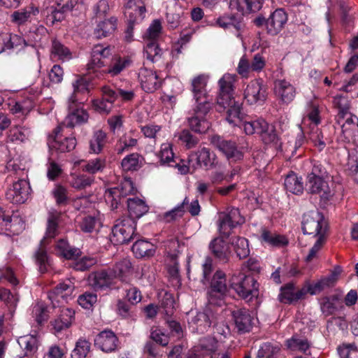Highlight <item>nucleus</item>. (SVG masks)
<instances>
[{"mask_svg": "<svg viewBox=\"0 0 358 358\" xmlns=\"http://www.w3.org/2000/svg\"><path fill=\"white\" fill-rule=\"evenodd\" d=\"M116 24L117 19L114 17L101 20L94 29V36L96 38H102L108 36L115 30Z\"/></svg>", "mask_w": 358, "mask_h": 358, "instance_id": "f704fd0d", "label": "nucleus"}, {"mask_svg": "<svg viewBox=\"0 0 358 358\" xmlns=\"http://www.w3.org/2000/svg\"><path fill=\"white\" fill-rule=\"evenodd\" d=\"M280 350L278 345L271 343H264L257 352L258 358H271L276 355Z\"/></svg>", "mask_w": 358, "mask_h": 358, "instance_id": "774afa93", "label": "nucleus"}, {"mask_svg": "<svg viewBox=\"0 0 358 358\" xmlns=\"http://www.w3.org/2000/svg\"><path fill=\"white\" fill-rule=\"evenodd\" d=\"M127 207L130 214L129 217L134 219L141 217L148 210V206L145 201L136 197L127 199Z\"/></svg>", "mask_w": 358, "mask_h": 358, "instance_id": "4c0bfd02", "label": "nucleus"}, {"mask_svg": "<svg viewBox=\"0 0 358 358\" xmlns=\"http://www.w3.org/2000/svg\"><path fill=\"white\" fill-rule=\"evenodd\" d=\"M235 75L226 73L219 80L220 92L217 98V105L223 106L231 101L233 85Z\"/></svg>", "mask_w": 358, "mask_h": 358, "instance_id": "6ab92c4d", "label": "nucleus"}, {"mask_svg": "<svg viewBox=\"0 0 358 358\" xmlns=\"http://www.w3.org/2000/svg\"><path fill=\"white\" fill-rule=\"evenodd\" d=\"M135 192L132 181L129 178H124L121 183L113 188L107 189L104 193V199L110 203L112 209L117 208L121 197H124Z\"/></svg>", "mask_w": 358, "mask_h": 358, "instance_id": "f8f14e48", "label": "nucleus"}, {"mask_svg": "<svg viewBox=\"0 0 358 358\" xmlns=\"http://www.w3.org/2000/svg\"><path fill=\"white\" fill-rule=\"evenodd\" d=\"M64 127V125L57 127L54 131V136H50L48 140L50 148L60 152H70L76 148L77 144L75 136H64L62 135Z\"/></svg>", "mask_w": 358, "mask_h": 358, "instance_id": "ddd939ff", "label": "nucleus"}, {"mask_svg": "<svg viewBox=\"0 0 358 358\" xmlns=\"http://www.w3.org/2000/svg\"><path fill=\"white\" fill-rule=\"evenodd\" d=\"M56 254L66 259L76 260L81 252L78 248L71 246L64 239H60L55 245Z\"/></svg>", "mask_w": 358, "mask_h": 358, "instance_id": "72a5a7b5", "label": "nucleus"}, {"mask_svg": "<svg viewBox=\"0 0 358 358\" xmlns=\"http://www.w3.org/2000/svg\"><path fill=\"white\" fill-rule=\"evenodd\" d=\"M74 283L71 280H66L65 281L59 283L55 288L54 291L50 295V299L56 301L59 303L60 301H68L71 299L72 293L74 290ZM54 307L56 306L54 301H52Z\"/></svg>", "mask_w": 358, "mask_h": 358, "instance_id": "7c9ffc66", "label": "nucleus"}, {"mask_svg": "<svg viewBox=\"0 0 358 358\" xmlns=\"http://www.w3.org/2000/svg\"><path fill=\"white\" fill-rule=\"evenodd\" d=\"M263 0H233L231 4L242 13L256 12L262 6Z\"/></svg>", "mask_w": 358, "mask_h": 358, "instance_id": "c03bdc74", "label": "nucleus"}, {"mask_svg": "<svg viewBox=\"0 0 358 358\" xmlns=\"http://www.w3.org/2000/svg\"><path fill=\"white\" fill-rule=\"evenodd\" d=\"M157 157L162 166L177 168L181 174H186L189 171V168L186 163L175 155L173 145L171 143L166 142L161 145Z\"/></svg>", "mask_w": 358, "mask_h": 358, "instance_id": "423d86ee", "label": "nucleus"}, {"mask_svg": "<svg viewBox=\"0 0 358 358\" xmlns=\"http://www.w3.org/2000/svg\"><path fill=\"white\" fill-rule=\"evenodd\" d=\"M287 15L282 8L275 10L266 19V29L267 33L275 36L281 31L287 22Z\"/></svg>", "mask_w": 358, "mask_h": 358, "instance_id": "412c9836", "label": "nucleus"}, {"mask_svg": "<svg viewBox=\"0 0 358 358\" xmlns=\"http://www.w3.org/2000/svg\"><path fill=\"white\" fill-rule=\"evenodd\" d=\"M189 203V199L187 197H185L180 205L174 208L173 209L171 210L170 211H168L164 213V219L166 222H172L174 220H178V218L181 217L183 215V213L185 212V206H187Z\"/></svg>", "mask_w": 358, "mask_h": 358, "instance_id": "e2e57ef3", "label": "nucleus"}, {"mask_svg": "<svg viewBox=\"0 0 358 358\" xmlns=\"http://www.w3.org/2000/svg\"><path fill=\"white\" fill-rule=\"evenodd\" d=\"M162 33V21L159 19H155L150 23L143 38L145 41H157Z\"/></svg>", "mask_w": 358, "mask_h": 358, "instance_id": "49530a36", "label": "nucleus"}, {"mask_svg": "<svg viewBox=\"0 0 358 358\" xmlns=\"http://www.w3.org/2000/svg\"><path fill=\"white\" fill-rule=\"evenodd\" d=\"M106 166V161L101 158H95L91 159L82 166L83 171L87 172L90 174H95L98 172H101Z\"/></svg>", "mask_w": 358, "mask_h": 358, "instance_id": "bf43d9fd", "label": "nucleus"}, {"mask_svg": "<svg viewBox=\"0 0 358 358\" xmlns=\"http://www.w3.org/2000/svg\"><path fill=\"white\" fill-rule=\"evenodd\" d=\"M230 287L241 298L250 301L258 296L259 284L250 275L234 274L230 279Z\"/></svg>", "mask_w": 358, "mask_h": 358, "instance_id": "f03ea898", "label": "nucleus"}, {"mask_svg": "<svg viewBox=\"0 0 358 358\" xmlns=\"http://www.w3.org/2000/svg\"><path fill=\"white\" fill-rule=\"evenodd\" d=\"M113 280L110 270H103L91 273L88 277V283L95 290H101L109 287Z\"/></svg>", "mask_w": 358, "mask_h": 358, "instance_id": "c85d7f7f", "label": "nucleus"}, {"mask_svg": "<svg viewBox=\"0 0 358 358\" xmlns=\"http://www.w3.org/2000/svg\"><path fill=\"white\" fill-rule=\"evenodd\" d=\"M304 134L308 135V139L314 145L317 146L320 150H322L326 143L322 140L323 136L319 128L316 125H310L303 128Z\"/></svg>", "mask_w": 358, "mask_h": 358, "instance_id": "37998d69", "label": "nucleus"}, {"mask_svg": "<svg viewBox=\"0 0 358 358\" xmlns=\"http://www.w3.org/2000/svg\"><path fill=\"white\" fill-rule=\"evenodd\" d=\"M29 135V130L24 127H14L9 130L8 138L11 141H24Z\"/></svg>", "mask_w": 358, "mask_h": 358, "instance_id": "338daca9", "label": "nucleus"}, {"mask_svg": "<svg viewBox=\"0 0 358 358\" xmlns=\"http://www.w3.org/2000/svg\"><path fill=\"white\" fill-rule=\"evenodd\" d=\"M207 83L208 78L199 75L192 79L191 85L195 103L193 114L188 117V123L192 131L199 134L206 133L210 127L206 116L212 108L213 99L207 93Z\"/></svg>", "mask_w": 358, "mask_h": 358, "instance_id": "f257e3e1", "label": "nucleus"}, {"mask_svg": "<svg viewBox=\"0 0 358 358\" xmlns=\"http://www.w3.org/2000/svg\"><path fill=\"white\" fill-rule=\"evenodd\" d=\"M130 64V60L127 57H116L113 59L110 67L106 71V73L115 76L120 73L125 68Z\"/></svg>", "mask_w": 358, "mask_h": 358, "instance_id": "4d7b16f0", "label": "nucleus"}, {"mask_svg": "<svg viewBox=\"0 0 358 358\" xmlns=\"http://www.w3.org/2000/svg\"><path fill=\"white\" fill-rule=\"evenodd\" d=\"M280 298L284 303H292L303 299L304 296L303 294H301V289L295 291L294 285L288 284L281 289Z\"/></svg>", "mask_w": 358, "mask_h": 358, "instance_id": "de8ad7c7", "label": "nucleus"}, {"mask_svg": "<svg viewBox=\"0 0 358 358\" xmlns=\"http://www.w3.org/2000/svg\"><path fill=\"white\" fill-rule=\"evenodd\" d=\"M155 246L149 241L138 240L132 246V251L138 258L150 257L155 252Z\"/></svg>", "mask_w": 358, "mask_h": 358, "instance_id": "e433bc0d", "label": "nucleus"}, {"mask_svg": "<svg viewBox=\"0 0 358 358\" xmlns=\"http://www.w3.org/2000/svg\"><path fill=\"white\" fill-rule=\"evenodd\" d=\"M111 55L109 47L102 45H95L92 51L91 59L87 65L89 73H96L102 66L106 65V60Z\"/></svg>", "mask_w": 358, "mask_h": 358, "instance_id": "f3484780", "label": "nucleus"}, {"mask_svg": "<svg viewBox=\"0 0 358 358\" xmlns=\"http://www.w3.org/2000/svg\"><path fill=\"white\" fill-rule=\"evenodd\" d=\"M144 52L146 58L152 62H157L162 55V50L159 48L157 41H145Z\"/></svg>", "mask_w": 358, "mask_h": 358, "instance_id": "8fccbe9b", "label": "nucleus"}, {"mask_svg": "<svg viewBox=\"0 0 358 358\" xmlns=\"http://www.w3.org/2000/svg\"><path fill=\"white\" fill-rule=\"evenodd\" d=\"M261 237L265 243L271 246L280 247L287 244V240L285 236L267 230H263Z\"/></svg>", "mask_w": 358, "mask_h": 358, "instance_id": "3c124183", "label": "nucleus"}, {"mask_svg": "<svg viewBox=\"0 0 358 358\" xmlns=\"http://www.w3.org/2000/svg\"><path fill=\"white\" fill-rule=\"evenodd\" d=\"M227 292L225 273L222 271H216L213 276L208 292V303L214 306H222Z\"/></svg>", "mask_w": 358, "mask_h": 358, "instance_id": "7ed1b4c3", "label": "nucleus"}, {"mask_svg": "<svg viewBox=\"0 0 358 358\" xmlns=\"http://www.w3.org/2000/svg\"><path fill=\"white\" fill-rule=\"evenodd\" d=\"M178 138L187 149L194 148L199 143V139L195 136L192 135L191 132L187 129H184L174 135Z\"/></svg>", "mask_w": 358, "mask_h": 358, "instance_id": "680f3d73", "label": "nucleus"}, {"mask_svg": "<svg viewBox=\"0 0 358 358\" xmlns=\"http://www.w3.org/2000/svg\"><path fill=\"white\" fill-rule=\"evenodd\" d=\"M94 180V178L84 174L72 175L70 183L73 188L80 190L90 187Z\"/></svg>", "mask_w": 358, "mask_h": 358, "instance_id": "13d9d810", "label": "nucleus"}, {"mask_svg": "<svg viewBox=\"0 0 358 358\" xmlns=\"http://www.w3.org/2000/svg\"><path fill=\"white\" fill-rule=\"evenodd\" d=\"M31 193L29 183L26 180H19L13 182L6 192V199L13 203H24Z\"/></svg>", "mask_w": 358, "mask_h": 358, "instance_id": "2eb2a0df", "label": "nucleus"}, {"mask_svg": "<svg viewBox=\"0 0 358 358\" xmlns=\"http://www.w3.org/2000/svg\"><path fill=\"white\" fill-rule=\"evenodd\" d=\"M118 339L110 330H104L100 332L94 339V345L106 352H110L116 350Z\"/></svg>", "mask_w": 358, "mask_h": 358, "instance_id": "bb28decb", "label": "nucleus"}, {"mask_svg": "<svg viewBox=\"0 0 358 358\" xmlns=\"http://www.w3.org/2000/svg\"><path fill=\"white\" fill-rule=\"evenodd\" d=\"M209 250L219 262L222 263L229 262L231 250L229 245L222 238L217 237L213 239L209 243Z\"/></svg>", "mask_w": 358, "mask_h": 358, "instance_id": "cd10ccee", "label": "nucleus"}, {"mask_svg": "<svg viewBox=\"0 0 358 358\" xmlns=\"http://www.w3.org/2000/svg\"><path fill=\"white\" fill-rule=\"evenodd\" d=\"M138 78L143 90L148 93L157 90L161 84V80L156 73L146 68H142L138 73Z\"/></svg>", "mask_w": 358, "mask_h": 358, "instance_id": "a878e982", "label": "nucleus"}, {"mask_svg": "<svg viewBox=\"0 0 358 358\" xmlns=\"http://www.w3.org/2000/svg\"><path fill=\"white\" fill-rule=\"evenodd\" d=\"M322 215L318 212H311L303 217L302 229L304 234L315 236H325L326 229Z\"/></svg>", "mask_w": 358, "mask_h": 358, "instance_id": "4468645a", "label": "nucleus"}, {"mask_svg": "<svg viewBox=\"0 0 358 358\" xmlns=\"http://www.w3.org/2000/svg\"><path fill=\"white\" fill-rule=\"evenodd\" d=\"M210 142L229 162H237L243 159V152L238 148L235 142L224 139L219 136H212Z\"/></svg>", "mask_w": 358, "mask_h": 358, "instance_id": "9b49d317", "label": "nucleus"}, {"mask_svg": "<svg viewBox=\"0 0 358 358\" xmlns=\"http://www.w3.org/2000/svg\"><path fill=\"white\" fill-rule=\"evenodd\" d=\"M307 189L311 194H318L322 199L328 200L333 196V192L324 178L307 177Z\"/></svg>", "mask_w": 358, "mask_h": 358, "instance_id": "aec40b11", "label": "nucleus"}, {"mask_svg": "<svg viewBox=\"0 0 358 358\" xmlns=\"http://www.w3.org/2000/svg\"><path fill=\"white\" fill-rule=\"evenodd\" d=\"M107 141V136L101 130H97L93 133L89 141L90 152L94 154L100 153Z\"/></svg>", "mask_w": 358, "mask_h": 358, "instance_id": "a19ab883", "label": "nucleus"}, {"mask_svg": "<svg viewBox=\"0 0 358 358\" xmlns=\"http://www.w3.org/2000/svg\"><path fill=\"white\" fill-rule=\"evenodd\" d=\"M110 271L113 278H117L122 282H128L133 274L131 262L129 259H123L117 262Z\"/></svg>", "mask_w": 358, "mask_h": 358, "instance_id": "2f4dec72", "label": "nucleus"}, {"mask_svg": "<svg viewBox=\"0 0 358 358\" xmlns=\"http://www.w3.org/2000/svg\"><path fill=\"white\" fill-rule=\"evenodd\" d=\"M101 91L102 99L94 101L93 106L99 113L108 114L113 107L117 94L109 86H103Z\"/></svg>", "mask_w": 358, "mask_h": 358, "instance_id": "393cba45", "label": "nucleus"}, {"mask_svg": "<svg viewBox=\"0 0 358 358\" xmlns=\"http://www.w3.org/2000/svg\"><path fill=\"white\" fill-rule=\"evenodd\" d=\"M17 343L24 351V356L32 355L36 352L38 348V340L36 337L31 335L20 336L17 339Z\"/></svg>", "mask_w": 358, "mask_h": 358, "instance_id": "a18cd8bd", "label": "nucleus"}, {"mask_svg": "<svg viewBox=\"0 0 358 358\" xmlns=\"http://www.w3.org/2000/svg\"><path fill=\"white\" fill-rule=\"evenodd\" d=\"M90 350V343L85 339H79L71 353L72 358H85Z\"/></svg>", "mask_w": 358, "mask_h": 358, "instance_id": "0e129e2a", "label": "nucleus"}, {"mask_svg": "<svg viewBox=\"0 0 358 358\" xmlns=\"http://www.w3.org/2000/svg\"><path fill=\"white\" fill-rule=\"evenodd\" d=\"M227 109V120L234 125H237L243 120V113L241 112V103L231 98V101L223 106H217V110L222 112Z\"/></svg>", "mask_w": 358, "mask_h": 358, "instance_id": "c756f323", "label": "nucleus"}, {"mask_svg": "<svg viewBox=\"0 0 358 358\" xmlns=\"http://www.w3.org/2000/svg\"><path fill=\"white\" fill-rule=\"evenodd\" d=\"M39 8L37 6L31 3L27 6L14 11L10 15V20L13 23L20 26L36 20L39 15Z\"/></svg>", "mask_w": 358, "mask_h": 358, "instance_id": "a211bd4d", "label": "nucleus"}, {"mask_svg": "<svg viewBox=\"0 0 358 358\" xmlns=\"http://www.w3.org/2000/svg\"><path fill=\"white\" fill-rule=\"evenodd\" d=\"M244 222L238 208H231L219 213L218 229L221 234L229 236L231 230Z\"/></svg>", "mask_w": 358, "mask_h": 358, "instance_id": "9d476101", "label": "nucleus"}, {"mask_svg": "<svg viewBox=\"0 0 358 358\" xmlns=\"http://www.w3.org/2000/svg\"><path fill=\"white\" fill-rule=\"evenodd\" d=\"M287 347L292 350H299L306 352L309 348V343L305 338H299L298 336H293L287 341Z\"/></svg>", "mask_w": 358, "mask_h": 358, "instance_id": "69168bd1", "label": "nucleus"}, {"mask_svg": "<svg viewBox=\"0 0 358 358\" xmlns=\"http://www.w3.org/2000/svg\"><path fill=\"white\" fill-rule=\"evenodd\" d=\"M235 326L240 333L248 332L254 324V315L246 308H238L232 311Z\"/></svg>", "mask_w": 358, "mask_h": 358, "instance_id": "4be33fe9", "label": "nucleus"}, {"mask_svg": "<svg viewBox=\"0 0 358 358\" xmlns=\"http://www.w3.org/2000/svg\"><path fill=\"white\" fill-rule=\"evenodd\" d=\"M201 355H210L215 354L217 348V341L212 337H205L200 340L198 347Z\"/></svg>", "mask_w": 358, "mask_h": 358, "instance_id": "6e6d98bb", "label": "nucleus"}, {"mask_svg": "<svg viewBox=\"0 0 358 358\" xmlns=\"http://www.w3.org/2000/svg\"><path fill=\"white\" fill-rule=\"evenodd\" d=\"M51 53L53 57H57L58 59L63 61L69 60L71 58L70 50L57 40L52 41Z\"/></svg>", "mask_w": 358, "mask_h": 358, "instance_id": "5fc2aeb1", "label": "nucleus"}, {"mask_svg": "<svg viewBox=\"0 0 358 358\" xmlns=\"http://www.w3.org/2000/svg\"><path fill=\"white\" fill-rule=\"evenodd\" d=\"M0 227L13 234H18L24 229V222L17 214L0 218Z\"/></svg>", "mask_w": 358, "mask_h": 358, "instance_id": "473e14b6", "label": "nucleus"}, {"mask_svg": "<svg viewBox=\"0 0 358 358\" xmlns=\"http://www.w3.org/2000/svg\"><path fill=\"white\" fill-rule=\"evenodd\" d=\"M243 126L246 134H259L265 143H274L277 140L274 127L268 124L264 119L245 121Z\"/></svg>", "mask_w": 358, "mask_h": 358, "instance_id": "39448f33", "label": "nucleus"}, {"mask_svg": "<svg viewBox=\"0 0 358 358\" xmlns=\"http://www.w3.org/2000/svg\"><path fill=\"white\" fill-rule=\"evenodd\" d=\"M266 97V88L259 80L251 81L245 90L244 98L250 104L263 103Z\"/></svg>", "mask_w": 358, "mask_h": 358, "instance_id": "5701e85b", "label": "nucleus"}, {"mask_svg": "<svg viewBox=\"0 0 358 358\" xmlns=\"http://www.w3.org/2000/svg\"><path fill=\"white\" fill-rule=\"evenodd\" d=\"M187 166L189 171H194L199 168L210 169L217 164V157L207 148H201L189 155Z\"/></svg>", "mask_w": 358, "mask_h": 358, "instance_id": "1a4fd4ad", "label": "nucleus"}, {"mask_svg": "<svg viewBox=\"0 0 358 358\" xmlns=\"http://www.w3.org/2000/svg\"><path fill=\"white\" fill-rule=\"evenodd\" d=\"M217 23L219 27L235 31L236 35L239 36V30L242 27V22L239 17L235 15H224L217 19Z\"/></svg>", "mask_w": 358, "mask_h": 358, "instance_id": "ea45409f", "label": "nucleus"}, {"mask_svg": "<svg viewBox=\"0 0 358 358\" xmlns=\"http://www.w3.org/2000/svg\"><path fill=\"white\" fill-rule=\"evenodd\" d=\"M136 221L130 217H124L116 221L112 234L111 241L115 244H124L131 241L135 235Z\"/></svg>", "mask_w": 358, "mask_h": 358, "instance_id": "20e7f679", "label": "nucleus"}, {"mask_svg": "<svg viewBox=\"0 0 358 358\" xmlns=\"http://www.w3.org/2000/svg\"><path fill=\"white\" fill-rule=\"evenodd\" d=\"M274 93L282 103H290L296 96V88L286 80H277L274 83Z\"/></svg>", "mask_w": 358, "mask_h": 358, "instance_id": "b1692460", "label": "nucleus"}, {"mask_svg": "<svg viewBox=\"0 0 358 358\" xmlns=\"http://www.w3.org/2000/svg\"><path fill=\"white\" fill-rule=\"evenodd\" d=\"M327 287H329L323 278L320 279L319 281L314 284H311L309 280H307L301 289V294H303L304 296L307 294H310V295H315L321 292Z\"/></svg>", "mask_w": 358, "mask_h": 358, "instance_id": "864d4df0", "label": "nucleus"}, {"mask_svg": "<svg viewBox=\"0 0 358 358\" xmlns=\"http://www.w3.org/2000/svg\"><path fill=\"white\" fill-rule=\"evenodd\" d=\"M189 324L193 330L202 334L210 327L212 321L206 313H197L196 315L192 317Z\"/></svg>", "mask_w": 358, "mask_h": 358, "instance_id": "c9c22d12", "label": "nucleus"}, {"mask_svg": "<svg viewBox=\"0 0 358 358\" xmlns=\"http://www.w3.org/2000/svg\"><path fill=\"white\" fill-rule=\"evenodd\" d=\"M137 144V139L134 138L131 134H125L119 140L117 144V152L118 154H122L124 151L129 150L130 148L136 146Z\"/></svg>", "mask_w": 358, "mask_h": 358, "instance_id": "052dcab7", "label": "nucleus"}, {"mask_svg": "<svg viewBox=\"0 0 358 358\" xmlns=\"http://www.w3.org/2000/svg\"><path fill=\"white\" fill-rule=\"evenodd\" d=\"M333 103L334 107L338 110V115L336 117H342L347 116V115L352 114L350 111V103L347 97L336 96L334 98Z\"/></svg>", "mask_w": 358, "mask_h": 358, "instance_id": "603ef678", "label": "nucleus"}, {"mask_svg": "<svg viewBox=\"0 0 358 358\" xmlns=\"http://www.w3.org/2000/svg\"><path fill=\"white\" fill-rule=\"evenodd\" d=\"M78 0H55L56 6L46 8L42 13L46 20V24L53 25L55 22L64 19V14L70 11Z\"/></svg>", "mask_w": 358, "mask_h": 358, "instance_id": "6e6552de", "label": "nucleus"}, {"mask_svg": "<svg viewBox=\"0 0 358 358\" xmlns=\"http://www.w3.org/2000/svg\"><path fill=\"white\" fill-rule=\"evenodd\" d=\"M337 124L341 128L340 140L348 143L358 141V118L351 114L342 117H336Z\"/></svg>", "mask_w": 358, "mask_h": 358, "instance_id": "0eeeda50", "label": "nucleus"}, {"mask_svg": "<svg viewBox=\"0 0 358 358\" xmlns=\"http://www.w3.org/2000/svg\"><path fill=\"white\" fill-rule=\"evenodd\" d=\"M231 245L236 256L240 259H244L249 256L250 248L248 241L243 237H236L231 241Z\"/></svg>", "mask_w": 358, "mask_h": 358, "instance_id": "09e8293b", "label": "nucleus"}, {"mask_svg": "<svg viewBox=\"0 0 358 358\" xmlns=\"http://www.w3.org/2000/svg\"><path fill=\"white\" fill-rule=\"evenodd\" d=\"M285 188L287 192L294 194H300L303 192V185L301 178L292 172L288 174L284 182Z\"/></svg>", "mask_w": 358, "mask_h": 358, "instance_id": "79ce46f5", "label": "nucleus"}, {"mask_svg": "<svg viewBox=\"0 0 358 358\" xmlns=\"http://www.w3.org/2000/svg\"><path fill=\"white\" fill-rule=\"evenodd\" d=\"M69 115L65 119L64 125L73 127L75 125L85 122L88 119V114L77 104V99L71 96L68 101Z\"/></svg>", "mask_w": 358, "mask_h": 358, "instance_id": "dca6fc26", "label": "nucleus"}, {"mask_svg": "<svg viewBox=\"0 0 358 358\" xmlns=\"http://www.w3.org/2000/svg\"><path fill=\"white\" fill-rule=\"evenodd\" d=\"M59 215L57 213H50L48 218L45 234L41 241V244H48V239L54 238L59 234L58 222Z\"/></svg>", "mask_w": 358, "mask_h": 358, "instance_id": "58836bf2", "label": "nucleus"}]
</instances>
